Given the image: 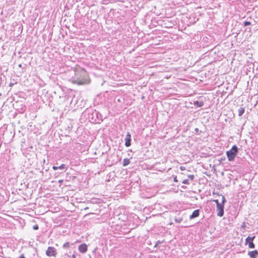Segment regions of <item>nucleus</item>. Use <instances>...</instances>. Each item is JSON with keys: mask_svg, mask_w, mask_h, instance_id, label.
I'll return each mask as SVG.
<instances>
[{"mask_svg": "<svg viewBox=\"0 0 258 258\" xmlns=\"http://www.w3.org/2000/svg\"><path fill=\"white\" fill-rule=\"evenodd\" d=\"M0 218H3V219H6L5 217H2V216H0Z\"/></svg>", "mask_w": 258, "mask_h": 258, "instance_id": "35", "label": "nucleus"}, {"mask_svg": "<svg viewBox=\"0 0 258 258\" xmlns=\"http://www.w3.org/2000/svg\"><path fill=\"white\" fill-rule=\"evenodd\" d=\"M245 227V223H243V224H242V225H241V227H242V228H244Z\"/></svg>", "mask_w": 258, "mask_h": 258, "instance_id": "26", "label": "nucleus"}, {"mask_svg": "<svg viewBox=\"0 0 258 258\" xmlns=\"http://www.w3.org/2000/svg\"><path fill=\"white\" fill-rule=\"evenodd\" d=\"M3 215H4V216H8V215H5V214H3Z\"/></svg>", "mask_w": 258, "mask_h": 258, "instance_id": "36", "label": "nucleus"}, {"mask_svg": "<svg viewBox=\"0 0 258 258\" xmlns=\"http://www.w3.org/2000/svg\"><path fill=\"white\" fill-rule=\"evenodd\" d=\"M244 111H245L244 108L243 107H240L238 109V115L239 116H241L244 113Z\"/></svg>", "mask_w": 258, "mask_h": 258, "instance_id": "12", "label": "nucleus"}, {"mask_svg": "<svg viewBox=\"0 0 258 258\" xmlns=\"http://www.w3.org/2000/svg\"><path fill=\"white\" fill-rule=\"evenodd\" d=\"M96 249H97V248H95L93 252L95 253Z\"/></svg>", "mask_w": 258, "mask_h": 258, "instance_id": "33", "label": "nucleus"}, {"mask_svg": "<svg viewBox=\"0 0 258 258\" xmlns=\"http://www.w3.org/2000/svg\"><path fill=\"white\" fill-rule=\"evenodd\" d=\"M238 153V148L236 145H233L231 149L226 152V155L229 161H232Z\"/></svg>", "mask_w": 258, "mask_h": 258, "instance_id": "2", "label": "nucleus"}, {"mask_svg": "<svg viewBox=\"0 0 258 258\" xmlns=\"http://www.w3.org/2000/svg\"><path fill=\"white\" fill-rule=\"evenodd\" d=\"M100 255H97V258H100Z\"/></svg>", "mask_w": 258, "mask_h": 258, "instance_id": "37", "label": "nucleus"}, {"mask_svg": "<svg viewBox=\"0 0 258 258\" xmlns=\"http://www.w3.org/2000/svg\"><path fill=\"white\" fill-rule=\"evenodd\" d=\"M130 163V159L128 158H125L123 160L122 165L123 166H126Z\"/></svg>", "mask_w": 258, "mask_h": 258, "instance_id": "11", "label": "nucleus"}, {"mask_svg": "<svg viewBox=\"0 0 258 258\" xmlns=\"http://www.w3.org/2000/svg\"><path fill=\"white\" fill-rule=\"evenodd\" d=\"M46 254L48 256H54L55 257L57 254V252L54 247L49 246L46 251Z\"/></svg>", "mask_w": 258, "mask_h": 258, "instance_id": "4", "label": "nucleus"}, {"mask_svg": "<svg viewBox=\"0 0 258 258\" xmlns=\"http://www.w3.org/2000/svg\"><path fill=\"white\" fill-rule=\"evenodd\" d=\"M89 208L88 207H86L84 209V210H88Z\"/></svg>", "mask_w": 258, "mask_h": 258, "instance_id": "32", "label": "nucleus"}, {"mask_svg": "<svg viewBox=\"0 0 258 258\" xmlns=\"http://www.w3.org/2000/svg\"><path fill=\"white\" fill-rule=\"evenodd\" d=\"M86 72L84 71L77 73L75 77L72 79L71 81L74 84H77L79 85L88 84L90 81L86 78Z\"/></svg>", "mask_w": 258, "mask_h": 258, "instance_id": "1", "label": "nucleus"}, {"mask_svg": "<svg viewBox=\"0 0 258 258\" xmlns=\"http://www.w3.org/2000/svg\"><path fill=\"white\" fill-rule=\"evenodd\" d=\"M66 166L65 164H62L59 166H58V169L63 170L64 169L66 168Z\"/></svg>", "mask_w": 258, "mask_h": 258, "instance_id": "15", "label": "nucleus"}, {"mask_svg": "<svg viewBox=\"0 0 258 258\" xmlns=\"http://www.w3.org/2000/svg\"><path fill=\"white\" fill-rule=\"evenodd\" d=\"M188 177L191 180H192L195 177L194 175H189Z\"/></svg>", "mask_w": 258, "mask_h": 258, "instance_id": "20", "label": "nucleus"}, {"mask_svg": "<svg viewBox=\"0 0 258 258\" xmlns=\"http://www.w3.org/2000/svg\"><path fill=\"white\" fill-rule=\"evenodd\" d=\"M125 146L126 147H128L131 145V135L129 132H127L126 137L125 138Z\"/></svg>", "mask_w": 258, "mask_h": 258, "instance_id": "6", "label": "nucleus"}, {"mask_svg": "<svg viewBox=\"0 0 258 258\" xmlns=\"http://www.w3.org/2000/svg\"><path fill=\"white\" fill-rule=\"evenodd\" d=\"M94 115L96 116V117L97 118H98V112H96V111L93 112V113H92V115L93 116H94Z\"/></svg>", "mask_w": 258, "mask_h": 258, "instance_id": "22", "label": "nucleus"}, {"mask_svg": "<svg viewBox=\"0 0 258 258\" xmlns=\"http://www.w3.org/2000/svg\"><path fill=\"white\" fill-rule=\"evenodd\" d=\"M258 254V251L256 250H254L251 251H248V255L250 258H256Z\"/></svg>", "mask_w": 258, "mask_h": 258, "instance_id": "8", "label": "nucleus"}, {"mask_svg": "<svg viewBox=\"0 0 258 258\" xmlns=\"http://www.w3.org/2000/svg\"><path fill=\"white\" fill-rule=\"evenodd\" d=\"M250 24H251V23L249 21H245L243 24L244 26H247L250 25Z\"/></svg>", "mask_w": 258, "mask_h": 258, "instance_id": "16", "label": "nucleus"}, {"mask_svg": "<svg viewBox=\"0 0 258 258\" xmlns=\"http://www.w3.org/2000/svg\"><path fill=\"white\" fill-rule=\"evenodd\" d=\"M180 169L181 170H184L185 169V167H183V166H181L180 167Z\"/></svg>", "mask_w": 258, "mask_h": 258, "instance_id": "27", "label": "nucleus"}, {"mask_svg": "<svg viewBox=\"0 0 258 258\" xmlns=\"http://www.w3.org/2000/svg\"><path fill=\"white\" fill-rule=\"evenodd\" d=\"M162 242H163V241H160V240H158V241H157L156 244H157V245H159V244H161V243H162Z\"/></svg>", "mask_w": 258, "mask_h": 258, "instance_id": "25", "label": "nucleus"}, {"mask_svg": "<svg viewBox=\"0 0 258 258\" xmlns=\"http://www.w3.org/2000/svg\"><path fill=\"white\" fill-rule=\"evenodd\" d=\"M52 169H53L54 170H57V169H58V166H52Z\"/></svg>", "mask_w": 258, "mask_h": 258, "instance_id": "23", "label": "nucleus"}, {"mask_svg": "<svg viewBox=\"0 0 258 258\" xmlns=\"http://www.w3.org/2000/svg\"><path fill=\"white\" fill-rule=\"evenodd\" d=\"M224 211H218L217 215L219 217H222L224 215Z\"/></svg>", "mask_w": 258, "mask_h": 258, "instance_id": "14", "label": "nucleus"}, {"mask_svg": "<svg viewBox=\"0 0 258 258\" xmlns=\"http://www.w3.org/2000/svg\"><path fill=\"white\" fill-rule=\"evenodd\" d=\"M70 242H66L62 245V247H63V248H64V249L68 248H69L70 247Z\"/></svg>", "mask_w": 258, "mask_h": 258, "instance_id": "13", "label": "nucleus"}, {"mask_svg": "<svg viewBox=\"0 0 258 258\" xmlns=\"http://www.w3.org/2000/svg\"><path fill=\"white\" fill-rule=\"evenodd\" d=\"M72 258H76V255H75V254H73V255H72Z\"/></svg>", "mask_w": 258, "mask_h": 258, "instance_id": "31", "label": "nucleus"}, {"mask_svg": "<svg viewBox=\"0 0 258 258\" xmlns=\"http://www.w3.org/2000/svg\"><path fill=\"white\" fill-rule=\"evenodd\" d=\"M0 253H3V251H2L1 252H0Z\"/></svg>", "mask_w": 258, "mask_h": 258, "instance_id": "39", "label": "nucleus"}, {"mask_svg": "<svg viewBox=\"0 0 258 258\" xmlns=\"http://www.w3.org/2000/svg\"><path fill=\"white\" fill-rule=\"evenodd\" d=\"M181 220H182V219H180V218H179V219H177V218H176V219H175V222H176V223H180V222L181 221Z\"/></svg>", "mask_w": 258, "mask_h": 258, "instance_id": "21", "label": "nucleus"}, {"mask_svg": "<svg viewBox=\"0 0 258 258\" xmlns=\"http://www.w3.org/2000/svg\"><path fill=\"white\" fill-rule=\"evenodd\" d=\"M40 210H39L38 212H39V214L40 213Z\"/></svg>", "mask_w": 258, "mask_h": 258, "instance_id": "38", "label": "nucleus"}, {"mask_svg": "<svg viewBox=\"0 0 258 258\" xmlns=\"http://www.w3.org/2000/svg\"><path fill=\"white\" fill-rule=\"evenodd\" d=\"M194 104L197 107H201L204 105V102L203 101H196L194 102Z\"/></svg>", "mask_w": 258, "mask_h": 258, "instance_id": "10", "label": "nucleus"}, {"mask_svg": "<svg viewBox=\"0 0 258 258\" xmlns=\"http://www.w3.org/2000/svg\"><path fill=\"white\" fill-rule=\"evenodd\" d=\"M174 182H177V177H175L174 178Z\"/></svg>", "mask_w": 258, "mask_h": 258, "instance_id": "30", "label": "nucleus"}, {"mask_svg": "<svg viewBox=\"0 0 258 258\" xmlns=\"http://www.w3.org/2000/svg\"><path fill=\"white\" fill-rule=\"evenodd\" d=\"M157 245H158L156 243V244H155V246H154V247H156L157 246Z\"/></svg>", "mask_w": 258, "mask_h": 258, "instance_id": "34", "label": "nucleus"}, {"mask_svg": "<svg viewBox=\"0 0 258 258\" xmlns=\"http://www.w3.org/2000/svg\"><path fill=\"white\" fill-rule=\"evenodd\" d=\"M88 246L86 243H83L79 246L78 249L82 253H85L87 251Z\"/></svg>", "mask_w": 258, "mask_h": 258, "instance_id": "7", "label": "nucleus"}, {"mask_svg": "<svg viewBox=\"0 0 258 258\" xmlns=\"http://www.w3.org/2000/svg\"><path fill=\"white\" fill-rule=\"evenodd\" d=\"M255 238V236H253L252 237L248 236L245 239V244L248 245L249 248H255V244L253 242V240Z\"/></svg>", "mask_w": 258, "mask_h": 258, "instance_id": "3", "label": "nucleus"}, {"mask_svg": "<svg viewBox=\"0 0 258 258\" xmlns=\"http://www.w3.org/2000/svg\"><path fill=\"white\" fill-rule=\"evenodd\" d=\"M39 228L38 225L36 224L33 226V229L35 230H38Z\"/></svg>", "mask_w": 258, "mask_h": 258, "instance_id": "19", "label": "nucleus"}, {"mask_svg": "<svg viewBox=\"0 0 258 258\" xmlns=\"http://www.w3.org/2000/svg\"><path fill=\"white\" fill-rule=\"evenodd\" d=\"M19 258H25L24 255L23 254L22 255H21V256H20Z\"/></svg>", "mask_w": 258, "mask_h": 258, "instance_id": "28", "label": "nucleus"}, {"mask_svg": "<svg viewBox=\"0 0 258 258\" xmlns=\"http://www.w3.org/2000/svg\"><path fill=\"white\" fill-rule=\"evenodd\" d=\"M195 133L199 135L202 132L201 131H199V128H196L195 129Z\"/></svg>", "mask_w": 258, "mask_h": 258, "instance_id": "17", "label": "nucleus"}, {"mask_svg": "<svg viewBox=\"0 0 258 258\" xmlns=\"http://www.w3.org/2000/svg\"><path fill=\"white\" fill-rule=\"evenodd\" d=\"M94 213H89V214H86V216H90V215H94Z\"/></svg>", "mask_w": 258, "mask_h": 258, "instance_id": "29", "label": "nucleus"}, {"mask_svg": "<svg viewBox=\"0 0 258 258\" xmlns=\"http://www.w3.org/2000/svg\"><path fill=\"white\" fill-rule=\"evenodd\" d=\"M199 211H194L193 213L191 215L189 216L190 219H192L194 218H195L196 217H198L199 216Z\"/></svg>", "mask_w": 258, "mask_h": 258, "instance_id": "9", "label": "nucleus"}, {"mask_svg": "<svg viewBox=\"0 0 258 258\" xmlns=\"http://www.w3.org/2000/svg\"><path fill=\"white\" fill-rule=\"evenodd\" d=\"M222 203H220L218 201V200H216L214 201L217 204V210H223L224 206L223 204L226 202V200L224 197L222 196L221 197Z\"/></svg>", "mask_w": 258, "mask_h": 258, "instance_id": "5", "label": "nucleus"}, {"mask_svg": "<svg viewBox=\"0 0 258 258\" xmlns=\"http://www.w3.org/2000/svg\"><path fill=\"white\" fill-rule=\"evenodd\" d=\"M184 184H189V183L188 182V179H184L182 181V182Z\"/></svg>", "mask_w": 258, "mask_h": 258, "instance_id": "18", "label": "nucleus"}, {"mask_svg": "<svg viewBox=\"0 0 258 258\" xmlns=\"http://www.w3.org/2000/svg\"><path fill=\"white\" fill-rule=\"evenodd\" d=\"M18 67H19V68H22L23 69H25V67H23L22 64H21V63H20V64H19L18 65Z\"/></svg>", "mask_w": 258, "mask_h": 258, "instance_id": "24", "label": "nucleus"}]
</instances>
